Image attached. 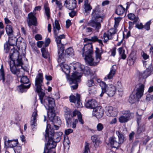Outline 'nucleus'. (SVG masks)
<instances>
[{"mask_svg": "<svg viewBox=\"0 0 153 153\" xmlns=\"http://www.w3.org/2000/svg\"><path fill=\"white\" fill-rule=\"evenodd\" d=\"M122 113L123 115L119 118V121L120 123H127L133 115V114L128 110L123 111Z\"/></svg>", "mask_w": 153, "mask_h": 153, "instance_id": "1a4fd4ad", "label": "nucleus"}, {"mask_svg": "<svg viewBox=\"0 0 153 153\" xmlns=\"http://www.w3.org/2000/svg\"><path fill=\"white\" fill-rule=\"evenodd\" d=\"M87 43L84 45V46L82 50L83 53L82 56L83 57L85 56V60L87 63V57H90L94 53L93 47L92 42H87Z\"/></svg>", "mask_w": 153, "mask_h": 153, "instance_id": "6e6552de", "label": "nucleus"}, {"mask_svg": "<svg viewBox=\"0 0 153 153\" xmlns=\"http://www.w3.org/2000/svg\"><path fill=\"white\" fill-rule=\"evenodd\" d=\"M22 148L21 146H16L13 148L15 153H20Z\"/></svg>", "mask_w": 153, "mask_h": 153, "instance_id": "5fc2aeb1", "label": "nucleus"}, {"mask_svg": "<svg viewBox=\"0 0 153 153\" xmlns=\"http://www.w3.org/2000/svg\"><path fill=\"white\" fill-rule=\"evenodd\" d=\"M114 86L115 87L116 90H117L119 91V95L122 96L123 94V90L121 82L118 81Z\"/></svg>", "mask_w": 153, "mask_h": 153, "instance_id": "bb28decb", "label": "nucleus"}, {"mask_svg": "<svg viewBox=\"0 0 153 153\" xmlns=\"http://www.w3.org/2000/svg\"><path fill=\"white\" fill-rule=\"evenodd\" d=\"M54 34L58 50V62L59 63H62L65 61L64 59V45L61 43V40L65 38V36L62 34L58 36L60 27L58 21L57 20L55 21L54 24H53Z\"/></svg>", "mask_w": 153, "mask_h": 153, "instance_id": "f257e3e1", "label": "nucleus"}, {"mask_svg": "<svg viewBox=\"0 0 153 153\" xmlns=\"http://www.w3.org/2000/svg\"><path fill=\"white\" fill-rule=\"evenodd\" d=\"M43 57L45 59L48 58V54L45 48H42L41 49Z\"/></svg>", "mask_w": 153, "mask_h": 153, "instance_id": "a18cd8bd", "label": "nucleus"}, {"mask_svg": "<svg viewBox=\"0 0 153 153\" xmlns=\"http://www.w3.org/2000/svg\"><path fill=\"white\" fill-rule=\"evenodd\" d=\"M38 117L37 111L36 108H34V111L32 114L30 120V125L33 130L35 127L37 126V118Z\"/></svg>", "mask_w": 153, "mask_h": 153, "instance_id": "dca6fc26", "label": "nucleus"}, {"mask_svg": "<svg viewBox=\"0 0 153 153\" xmlns=\"http://www.w3.org/2000/svg\"><path fill=\"white\" fill-rule=\"evenodd\" d=\"M103 110L101 107L98 106L94 109L93 114L97 119L101 118L103 115Z\"/></svg>", "mask_w": 153, "mask_h": 153, "instance_id": "aec40b11", "label": "nucleus"}, {"mask_svg": "<svg viewBox=\"0 0 153 153\" xmlns=\"http://www.w3.org/2000/svg\"><path fill=\"white\" fill-rule=\"evenodd\" d=\"M76 0H66L64 5L68 9L72 10L76 8Z\"/></svg>", "mask_w": 153, "mask_h": 153, "instance_id": "a211bd4d", "label": "nucleus"}, {"mask_svg": "<svg viewBox=\"0 0 153 153\" xmlns=\"http://www.w3.org/2000/svg\"><path fill=\"white\" fill-rule=\"evenodd\" d=\"M151 24V20H150L147 22L143 26V28L147 30H148L150 29V25Z\"/></svg>", "mask_w": 153, "mask_h": 153, "instance_id": "603ef678", "label": "nucleus"}, {"mask_svg": "<svg viewBox=\"0 0 153 153\" xmlns=\"http://www.w3.org/2000/svg\"><path fill=\"white\" fill-rule=\"evenodd\" d=\"M91 139L94 146L96 148L99 146L100 143V140L97 138V136L94 135L91 136Z\"/></svg>", "mask_w": 153, "mask_h": 153, "instance_id": "c756f323", "label": "nucleus"}, {"mask_svg": "<svg viewBox=\"0 0 153 153\" xmlns=\"http://www.w3.org/2000/svg\"><path fill=\"white\" fill-rule=\"evenodd\" d=\"M7 34L10 37H13V31L12 26L10 25H7L6 27Z\"/></svg>", "mask_w": 153, "mask_h": 153, "instance_id": "2f4dec72", "label": "nucleus"}, {"mask_svg": "<svg viewBox=\"0 0 153 153\" xmlns=\"http://www.w3.org/2000/svg\"><path fill=\"white\" fill-rule=\"evenodd\" d=\"M96 58L95 60L92 57V55L90 56V57H87V64L90 66H95L98 65L101 59V54L102 53V50L98 48H96L95 51Z\"/></svg>", "mask_w": 153, "mask_h": 153, "instance_id": "423d86ee", "label": "nucleus"}, {"mask_svg": "<svg viewBox=\"0 0 153 153\" xmlns=\"http://www.w3.org/2000/svg\"><path fill=\"white\" fill-rule=\"evenodd\" d=\"M0 76L1 79L3 80V82H4L5 80L4 74L2 65H1V68L0 69Z\"/></svg>", "mask_w": 153, "mask_h": 153, "instance_id": "de8ad7c7", "label": "nucleus"}, {"mask_svg": "<svg viewBox=\"0 0 153 153\" xmlns=\"http://www.w3.org/2000/svg\"><path fill=\"white\" fill-rule=\"evenodd\" d=\"M4 144L10 148H14L18 144L17 140H9L7 139V137L5 136L4 137Z\"/></svg>", "mask_w": 153, "mask_h": 153, "instance_id": "f3484780", "label": "nucleus"}, {"mask_svg": "<svg viewBox=\"0 0 153 153\" xmlns=\"http://www.w3.org/2000/svg\"><path fill=\"white\" fill-rule=\"evenodd\" d=\"M42 37L41 35L38 34L35 36V39L36 40H39L42 39Z\"/></svg>", "mask_w": 153, "mask_h": 153, "instance_id": "774afa93", "label": "nucleus"}, {"mask_svg": "<svg viewBox=\"0 0 153 153\" xmlns=\"http://www.w3.org/2000/svg\"><path fill=\"white\" fill-rule=\"evenodd\" d=\"M76 11L72 10L71 12L69 13V15L71 17H73L76 15Z\"/></svg>", "mask_w": 153, "mask_h": 153, "instance_id": "338daca9", "label": "nucleus"}, {"mask_svg": "<svg viewBox=\"0 0 153 153\" xmlns=\"http://www.w3.org/2000/svg\"><path fill=\"white\" fill-rule=\"evenodd\" d=\"M74 50L71 47L68 48L65 51V53L68 55L72 56L74 55Z\"/></svg>", "mask_w": 153, "mask_h": 153, "instance_id": "49530a36", "label": "nucleus"}, {"mask_svg": "<svg viewBox=\"0 0 153 153\" xmlns=\"http://www.w3.org/2000/svg\"><path fill=\"white\" fill-rule=\"evenodd\" d=\"M116 33V30L114 29H110L107 32L104 33L103 35L104 42L106 43L108 40L111 39Z\"/></svg>", "mask_w": 153, "mask_h": 153, "instance_id": "f8f14e48", "label": "nucleus"}, {"mask_svg": "<svg viewBox=\"0 0 153 153\" xmlns=\"http://www.w3.org/2000/svg\"><path fill=\"white\" fill-rule=\"evenodd\" d=\"M98 40V38L97 36H94L91 38V39H88L87 38H85L84 39V41L85 42H97Z\"/></svg>", "mask_w": 153, "mask_h": 153, "instance_id": "e433bc0d", "label": "nucleus"}, {"mask_svg": "<svg viewBox=\"0 0 153 153\" xmlns=\"http://www.w3.org/2000/svg\"><path fill=\"white\" fill-rule=\"evenodd\" d=\"M125 10V8L122 5H119L116 7V13L118 15H121L124 13Z\"/></svg>", "mask_w": 153, "mask_h": 153, "instance_id": "7c9ffc66", "label": "nucleus"}, {"mask_svg": "<svg viewBox=\"0 0 153 153\" xmlns=\"http://www.w3.org/2000/svg\"><path fill=\"white\" fill-rule=\"evenodd\" d=\"M21 76V82L24 84H27L29 82V80L26 76Z\"/></svg>", "mask_w": 153, "mask_h": 153, "instance_id": "c03bdc74", "label": "nucleus"}, {"mask_svg": "<svg viewBox=\"0 0 153 153\" xmlns=\"http://www.w3.org/2000/svg\"><path fill=\"white\" fill-rule=\"evenodd\" d=\"M141 55L144 59H146L149 58V55L147 54L144 52H142L141 53Z\"/></svg>", "mask_w": 153, "mask_h": 153, "instance_id": "052dcab7", "label": "nucleus"}, {"mask_svg": "<svg viewBox=\"0 0 153 153\" xmlns=\"http://www.w3.org/2000/svg\"><path fill=\"white\" fill-rule=\"evenodd\" d=\"M106 91V94L110 97H112L115 93V87L112 85H109V86H105Z\"/></svg>", "mask_w": 153, "mask_h": 153, "instance_id": "412c9836", "label": "nucleus"}, {"mask_svg": "<svg viewBox=\"0 0 153 153\" xmlns=\"http://www.w3.org/2000/svg\"><path fill=\"white\" fill-rule=\"evenodd\" d=\"M122 19V18L121 17H120L117 18H114L115 25H117Z\"/></svg>", "mask_w": 153, "mask_h": 153, "instance_id": "bf43d9fd", "label": "nucleus"}, {"mask_svg": "<svg viewBox=\"0 0 153 153\" xmlns=\"http://www.w3.org/2000/svg\"><path fill=\"white\" fill-rule=\"evenodd\" d=\"M71 123L69 124L68 126V124L67 123V125L68 127L71 126L72 128H75L76 127V124L78 122V120L77 119H76L74 120L71 123Z\"/></svg>", "mask_w": 153, "mask_h": 153, "instance_id": "8fccbe9b", "label": "nucleus"}, {"mask_svg": "<svg viewBox=\"0 0 153 153\" xmlns=\"http://www.w3.org/2000/svg\"><path fill=\"white\" fill-rule=\"evenodd\" d=\"M93 29L90 27H86L85 28V32L87 33H89L91 32Z\"/></svg>", "mask_w": 153, "mask_h": 153, "instance_id": "e2e57ef3", "label": "nucleus"}, {"mask_svg": "<svg viewBox=\"0 0 153 153\" xmlns=\"http://www.w3.org/2000/svg\"><path fill=\"white\" fill-rule=\"evenodd\" d=\"M62 69L63 71L67 74H69L70 72V68L68 65L64 64L62 68Z\"/></svg>", "mask_w": 153, "mask_h": 153, "instance_id": "ea45409f", "label": "nucleus"}, {"mask_svg": "<svg viewBox=\"0 0 153 153\" xmlns=\"http://www.w3.org/2000/svg\"><path fill=\"white\" fill-rule=\"evenodd\" d=\"M44 7L45 9L46 15L47 16L48 18L49 19L50 17V11L49 8L47 6V5H45Z\"/></svg>", "mask_w": 153, "mask_h": 153, "instance_id": "3c124183", "label": "nucleus"}, {"mask_svg": "<svg viewBox=\"0 0 153 153\" xmlns=\"http://www.w3.org/2000/svg\"><path fill=\"white\" fill-rule=\"evenodd\" d=\"M136 59L135 56H130L128 58V63L130 65H133Z\"/></svg>", "mask_w": 153, "mask_h": 153, "instance_id": "79ce46f5", "label": "nucleus"}, {"mask_svg": "<svg viewBox=\"0 0 153 153\" xmlns=\"http://www.w3.org/2000/svg\"><path fill=\"white\" fill-rule=\"evenodd\" d=\"M106 112L108 116H113L115 115V109L112 106H106L105 107Z\"/></svg>", "mask_w": 153, "mask_h": 153, "instance_id": "393cba45", "label": "nucleus"}, {"mask_svg": "<svg viewBox=\"0 0 153 153\" xmlns=\"http://www.w3.org/2000/svg\"><path fill=\"white\" fill-rule=\"evenodd\" d=\"M97 130L98 131H100L102 130L103 128V125L101 123H98L97 126Z\"/></svg>", "mask_w": 153, "mask_h": 153, "instance_id": "4d7b16f0", "label": "nucleus"}, {"mask_svg": "<svg viewBox=\"0 0 153 153\" xmlns=\"http://www.w3.org/2000/svg\"><path fill=\"white\" fill-rule=\"evenodd\" d=\"M82 76L81 73L77 72L73 73L69 79V83L71 85V87L72 89L75 90L77 88L78 85L77 82L79 81Z\"/></svg>", "mask_w": 153, "mask_h": 153, "instance_id": "0eeeda50", "label": "nucleus"}, {"mask_svg": "<svg viewBox=\"0 0 153 153\" xmlns=\"http://www.w3.org/2000/svg\"><path fill=\"white\" fill-rule=\"evenodd\" d=\"M89 144L87 142L85 143V150L83 153H88L89 151Z\"/></svg>", "mask_w": 153, "mask_h": 153, "instance_id": "864d4df0", "label": "nucleus"}, {"mask_svg": "<svg viewBox=\"0 0 153 153\" xmlns=\"http://www.w3.org/2000/svg\"><path fill=\"white\" fill-rule=\"evenodd\" d=\"M137 98L134 94H132L129 98L128 101L129 102L131 103H133L137 100Z\"/></svg>", "mask_w": 153, "mask_h": 153, "instance_id": "37998d69", "label": "nucleus"}, {"mask_svg": "<svg viewBox=\"0 0 153 153\" xmlns=\"http://www.w3.org/2000/svg\"><path fill=\"white\" fill-rule=\"evenodd\" d=\"M48 116L49 120L52 123H57L60 124L61 123V120L59 118L56 116L55 111L54 108L49 109Z\"/></svg>", "mask_w": 153, "mask_h": 153, "instance_id": "9d476101", "label": "nucleus"}, {"mask_svg": "<svg viewBox=\"0 0 153 153\" xmlns=\"http://www.w3.org/2000/svg\"><path fill=\"white\" fill-rule=\"evenodd\" d=\"M43 79L42 73H39L36 75L35 80V85L36 87V91L38 93L40 102L42 104L44 102V97L45 94L42 91V86ZM45 98V97L44 98Z\"/></svg>", "mask_w": 153, "mask_h": 153, "instance_id": "39448f33", "label": "nucleus"}, {"mask_svg": "<svg viewBox=\"0 0 153 153\" xmlns=\"http://www.w3.org/2000/svg\"><path fill=\"white\" fill-rule=\"evenodd\" d=\"M128 18L131 20H134V22H136L138 20V17L135 16V15L133 14L130 13L128 15Z\"/></svg>", "mask_w": 153, "mask_h": 153, "instance_id": "a19ab883", "label": "nucleus"}, {"mask_svg": "<svg viewBox=\"0 0 153 153\" xmlns=\"http://www.w3.org/2000/svg\"><path fill=\"white\" fill-rule=\"evenodd\" d=\"M92 79H93L88 80L87 81V85L88 86V88L93 87L94 86L96 85L94 82V81Z\"/></svg>", "mask_w": 153, "mask_h": 153, "instance_id": "09e8293b", "label": "nucleus"}, {"mask_svg": "<svg viewBox=\"0 0 153 153\" xmlns=\"http://www.w3.org/2000/svg\"><path fill=\"white\" fill-rule=\"evenodd\" d=\"M144 85L143 84L140 85L139 87L137 89L135 96L138 99L141 98L143 94Z\"/></svg>", "mask_w": 153, "mask_h": 153, "instance_id": "4be33fe9", "label": "nucleus"}, {"mask_svg": "<svg viewBox=\"0 0 153 153\" xmlns=\"http://www.w3.org/2000/svg\"><path fill=\"white\" fill-rule=\"evenodd\" d=\"M91 19L88 23V26L94 28L97 31H99L101 27L100 22L103 20L101 15V12L98 8H96L93 10L91 15Z\"/></svg>", "mask_w": 153, "mask_h": 153, "instance_id": "7ed1b4c3", "label": "nucleus"}, {"mask_svg": "<svg viewBox=\"0 0 153 153\" xmlns=\"http://www.w3.org/2000/svg\"><path fill=\"white\" fill-rule=\"evenodd\" d=\"M53 130L51 128V125L49 124H47V128L46 130V134H45V137L46 139L47 138V136L48 137H51L53 133Z\"/></svg>", "mask_w": 153, "mask_h": 153, "instance_id": "b1692460", "label": "nucleus"}, {"mask_svg": "<svg viewBox=\"0 0 153 153\" xmlns=\"http://www.w3.org/2000/svg\"><path fill=\"white\" fill-rule=\"evenodd\" d=\"M81 114V113L78 111L75 110L73 112L72 117L76 116V115L78 117Z\"/></svg>", "mask_w": 153, "mask_h": 153, "instance_id": "13d9d810", "label": "nucleus"}, {"mask_svg": "<svg viewBox=\"0 0 153 153\" xmlns=\"http://www.w3.org/2000/svg\"><path fill=\"white\" fill-rule=\"evenodd\" d=\"M97 85L88 88L89 93L90 94H94L97 93Z\"/></svg>", "mask_w": 153, "mask_h": 153, "instance_id": "58836bf2", "label": "nucleus"}, {"mask_svg": "<svg viewBox=\"0 0 153 153\" xmlns=\"http://www.w3.org/2000/svg\"><path fill=\"white\" fill-rule=\"evenodd\" d=\"M109 143L112 148L118 149L120 146V143L118 139L114 136L111 137L109 139Z\"/></svg>", "mask_w": 153, "mask_h": 153, "instance_id": "6ab92c4d", "label": "nucleus"}, {"mask_svg": "<svg viewBox=\"0 0 153 153\" xmlns=\"http://www.w3.org/2000/svg\"><path fill=\"white\" fill-rule=\"evenodd\" d=\"M116 134L118 137L120 144L122 143L125 140V137L123 134L119 131H116Z\"/></svg>", "mask_w": 153, "mask_h": 153, "instance_id": "473e14b6", "label": "nucleus"}, {"mask_svg": "<svg viewBox=\"0 0 153 153\" xmlns=\"http://www.w3.org/2000/svg\"><path fill=\"white\" fill-rule=\"evenodd\" d=\"M30 84L27 85H19L18 86V88L19 90V91L21 93L26 92L27 89L30 87Z\"/></svg>", "mask_w": 153, "mask_h": 153, "instance_id": "72a5a7b5", "label": "nucleus"}, {"mask_svg": "<svg viewBox=\"0 0 153 153\" xmlns=\"http://www.w3.org/2000/svg\"><path fill=\"white\" fill-rule=\"evenodd\" d=\"M119 54L120 55L121 58L123 59H125L126 57L125 54V51L123 49V47H120L118 49Z\"/></svg>", "mask_w": 153, "mask_h": 153, "instance_id": "4c0bfd02", "label": "nucleus"}, {"mask_svg": "<svg viewBox=\"0 0 153 153\" xmlns=\"http://www.w3.org/2000/svg\"><path fill=\"white\" fill-rule=\"evenodd\" d=\"M63 111L66 123L68 126L72 119L73 112L70 108L66 106L64 107Z\"/></svg>", "mask_w": 153, "mask_h": 153, "instance_id": "9b49d317", "label": "nucleus"}, {"mask_svg": "<svg viewBox=\"0 0 153 153\" xmlns=\"http://www.w3.org/2000/svg\"><path fill=\"white\" fill-rule=\"evenodd\" d=\"M73 132V130L71 129H68L65 131V133L66 135H68Z\"/></svg>", "mask_w": 153, "mask_h": 153, "instance_id": "680f3d73", "label": "nucleus"}, {"mask_svg": "<svg viewBox=\"0 0 153 153\" xmlns=\"http://www.w3.org/2000/svg\"><path fill=\"white\" fill-rule=\"evenodd\" d=\"M27 21L29 27L32 25L35 26L37 25L36 18L33 13L32 12L28 14Z\"/></svg>", "mask_w": 153, "mask_h": 153, "instance_id": "4468645a", "label": "nucleus"}, {"mask_svg": "<svg viewBox=\"0 0 153 153\" xmlns=\"http://www.w3.org/2000/svg\"><path fill=\"white\" fill-rule=\"evenodd\" d=\"M84 73L85 75H89L92 79L94 78L96 76L95 74L88 67L85 68L84 70Z\"/></svg>", "mask_w": 153, "mask_h": 153, "instance_id": "cd10ccee", "label": "nucleus"}, {"mask_svg": "<svg viewBox=\"0 0 153 153\" xmlns=\"http://www.w3.org/2000/svg\"><path fill=\"white\" fill-rule=\"evenodd\" d=\"M146 69L143 72L139 73V76L141 78H146L151 74L153 71V68L151 64H149V66L146 67Z\"/></svg>", "mask_w": 153, "mask_h": 153, "instance_id": "ddd939ff", "label": "nucleus"}, {"mask_svg": "<svg viewBox=\"0 0 153 153\" xmlns=\"http://www.w3.org/2000/svg\"><path fill=\"white\" fill-rule=\"evenodd\" d=\"M77 117L79 122L81 124H83L84 123V122L82 119L81 114L79 115Z\"/></svg>", "mask_w": 153, "mask_h": 153, "instance_id": "0e129e2a", "label": "nucleus"}, {"mask_svg": "<svg viewBox=\"0 0 153 153\" xmlns=\"http://www.w3.org/2000/svg\"><path fill=\"white\" fill-rule=\"evenodd\" d=\"M45 103L48 105V109L54 108V107L55 105L54 99L49 97H45L44 100V102L43 104L46 108L45 105Z\"/></svg>", "mask_w": 153, "mask_h": 153, "instance_id": "2eb2a0df", "label": "nucleus"}, {"mask_svg": "<svg viewBox=\"0 0 153 153\" xmlns=\"http://www.w3.org/2000/svg\"><path fill=\"white\" fill-rule=\"evenodd\" d=\"M16 40L15 39L14 40H10V39L9 40V43L10 46H13L16 44Z\"/></svg>", "mask_w": 153, "mask_h": 153, "instance_id": "6e6d98bb", "label": "nucleus"}, {"mask_svg": "<svg viewBox=\"0 0 153 153\" xmlns=\"http://www.w3.org/2000/svg\"><path fill=\"white\" fill-rule=\"evenodd\" d=\"M102 91L101 94H100V96L101 97H102L103 94L105 93H106V89L105 87H104V88H102Z\"/></svg>", "mask_w": 153, "mask_h": 153, "instance_id": "69168bd1", "label": "nucleus"}, {"mask_svg": "<svg viewBox=\"0 0 153 153\" xmlns=\"http://www.w3.org/2000/svg\"><path fill=\"white\" fill-rule=\"evenodd\" d=\"M69 100L71 102L75 103L77 101V103L79 102L80 100V95L77 94L76 95V97L72 95L70 96Z\"/></svg>", "mask_w": 153, "mask_h": 153, "instance_id": "c85d7f7f", "label": "nucleus"}, {"mask_svg": "<svg viewBox=\"0 0 153 153\" xmlns=\"http://www.w3.org/2000/svg\"><path fill=\"white\" fill-rule=\"evenodd\" d=\"M62 133H54L53 131L52 136L51 137H48L47 136L46 140H48V142L46 145L44 153H50L51 149L54 148L56 146V143L59 142L61 138Z\"/></svg>", "mask_w": 153, "mask_h": 153, "instance_id": "20e7f679", "label": "nucleus"}, {"mask_svg": "<svg viewBox=\"0 0 153 153\" xmlns=\"http://www.w3.org/2000/svg\"><path fill=\"white\" fill-rule=\"evenodd\" d=\"M115 66V65H113L111 68L109 74L104 78L105 81H106L107 79H111L113 78L115 73L116 69L114 68V67Z\"/></svg>", "mask_w": 153, "mask_h": 153, "instance_id": "a878e982", "label": "nucleus"}, {"mask_svg": "<svg viewBox=\"0 0 153 153\" xmlns=\"http://www.w3.org/2000/svg\"><path fill=\"white\" fill-rule=\"evenodd\" d=\"M85 105L87 108L94 109L97 105V102L94 100H89L86 102Z\"/></svg>", "mask_w": 153, "mask_h": 153, "instance_id": "5701e85b", "label": "nucleus"}, {"mask_svg": "<svg viewBox=\"0 0 153 153\" xmlns=\"http://www.w3.org/2000/svg\"><path fill=\"white\" fill-rule=\"evenodd\" d=\"M9 55V58L11 60L9 63L10 66V70L14 74H16L18 77H21L19 73L22 72L17 69L15 65L21 66L22 67L23 64L21 56L19 55L17 52H15L14 50L11 49Z\"/></svg>", "mask_w": 153, "mask_h": 153, "instance_id": "f03ea898", "label": "nucleus"}, {"mask_svg": "<svg viewBox=\"0 0 153 153\" xmlns=\"http://www.w3.org/2000/svg\"><path fill=\"white\" fill-rule=\"evenodd\" d=\"M139 118L137 119V122L138 127L137 128V133L139 134L144 131L145 129V125H144L143 124L140 126H139Z\"/></svg>", "mask_w": 153, "mask_h": 153, "instance_id": "f704fd0d", "label": "nucleus"}, {"mask_svg": "<svg viewBox=\"0 0 153 153\" xmlns=\"http://www.w3.org/2000/svg\"><path fill=\"white\" fill-rule=\"evenodd\" d=\"M84 9L86 13H89L92 9V7L88 3V0H85L84 1Z\"/></svg>", "mask_w": 153, "mask_h": 153, "instance_id": "c9c22d12", "label": "nucleus"}]
</instances>
